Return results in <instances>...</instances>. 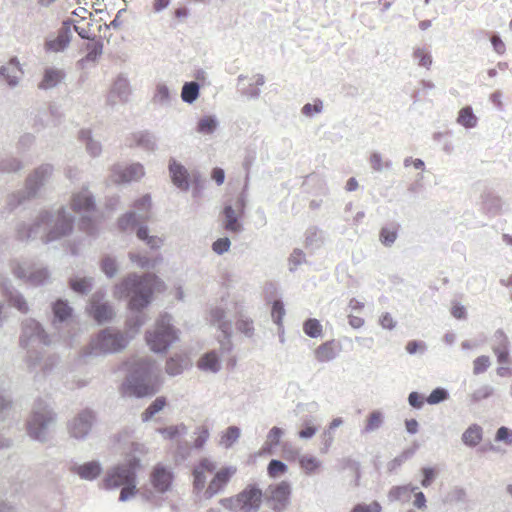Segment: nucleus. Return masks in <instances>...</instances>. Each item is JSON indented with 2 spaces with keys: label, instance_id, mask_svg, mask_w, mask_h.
I'll use <instances>...</instances> for the list:
<instances>
[{
  "label": "nucleus",
  "instance_id": "12",
  "mask_svg": "<svg viewBox=\"0 0 512 512\" xmlns=\"http://www.w3.org/2000/svg\"><path fill=\"white\" fill-rule=\"evenodd\" d=\"M144 170L143 166L140 164H132L126 167L116 166L113 168V177L114 183H129L132 181H136L143 177Z\"/></svg>",
  "mask_w": 512,
  "mask_h": 512
},
{
  "label": "nucleus",
  "instance_id": "47",
  "mask_svg": "<svg viewBox=\"0 0 512 512\" xmlns=\"http://www.w3.org/2000/svg\"><path fill=\"white\" fill-rule=\"evenodd\" d=\"M490 365L489 357L487 356H480L474 360L473 363V371L474 374L479 375L486 371Z\"/></svg>",
  "mask_w": 512,
  "mask_h": 512
},
{
  "label": "nucleus",
  "instance_id": "3",
  "mask_svg": "<svg viewBox=\"0 0 512 512\" xmlns=\"http://www.w3.org/2000/svg\"><path fill=\"white\" fill-rule=\"evenodd\" d=\"M140 468V460L135 455L126 456L125 463L108 470L103 479L104 489L122 487L120 500L125 502L136 494V471Z\"/></svg>",
  "mask_w": 512,
  "mask_h": 512
},
{
  "label": "nucleus",
  "instance_id": "14",
  "mask_svg": "<svg viewBox=\"0 0 512 512\" xmlns=\"http://www.w3.org/2000/svg\"><path fill=\"white\" fill-rule=\"evenodd\" d=\"M93 416L89 411H85L72 421L70 433L74 438H82L87 435L91 427Z\"/></svg>",
  "mask_w": 512,
  "mask_h": 512
},
{
  "label": "nucleus",
  "instance_id": "5",
  "mask_svg": "<svg viewBox=\"0 0 512 512\" xmlns=\"http://www.w3.org/2000/svg\"><path fill=\"white\" fill-rule=\"evenodd\" d=\"M222 507L233 512H257L262 504V490L255 485H248L237 495L222 498Z\"/></svg>",
  "mask_w": 512,
  "mask_h": 512
},
{
  "label": "nucleus",
  "instance_id": "42",
  "mask_svg": "<svg viewBox=\"0 0 512 512\" xmlns=\"http://www.w3.org/2000/svg\"><path fill=\"white\" fill-rule=\"evenodd\" d=\"M283 436V430L279 427H272L268 433V440H266V445L269 446L268 453H270V449L276 447L280 442V438Z\"/></svg>",
  "mask_w": 512,
  "mask_h": 512
},
{
  "label": "nucleus",
  "instance_id": "16",
  "mask_svg": "<svg viewBox=\"0 0 512 512\" xmlns=\"http://www.w3.org/2000/svg\"><path fill=\"white\" fill-rule=\"evenodd\" d=\"M70 41L71 35L69 34V27L64 26L60 29L59 33H57L55 38L46 41L45 49L52 53H58L63 51Z\"/></svg>",
  "mask_w": 512,
  "mask_h": 512
},
{
  "label": "nucleus",
  "instance_id": "1",
  "mask_svg": "<svg viewBox=\"0 0 512 512\" xmlns=\"http://www.w3.org/2000/svg\"><path fill=\"white\" fill-rule=\"evenodd\" d=\"M237 469L223 466L216 470V463L203 457L193 466V491L204 499H212L222 492L233 478Z\"/></svg>",
  "mask_w": 512,
  "mask_h": 512
},
{
  "label": "nucleus",
  "instance_id": "58",
  "mask_svg": "<svg viewBox=\"0 0 512 512\" xmlns=\"http://www.w3.org/2000/svg\"><path fill=\"white\" fill-rule=\"evenodd\" d=\"M422 486L428 487L431 485L432 480L435 478V470L431 467H424L423 470Z\"/></svg>",
  "mask_w": 512,
  "mask_h": 512
},
{
  "label": "nucleus",
  "instance_id": "9",
  "mask_svg": "<svg viewBox=\"0 0 512 512\" xmlns=\"http://www.w3.org/2000/svg\"><path fill=\"white\" fill-rule=\"evenodd\" d=\"M245 200L239 196L234 199L233 205H225L223 208V229L230 233H239L242 230L240 223L241 217L244 215Z\"/></svg>",
  "mask_w": 512,
  "mask_h": 512
},
{
  "label": "nucleus",
  "instance_id": "24",
  "mask_svg": "<svg viewBox=\"0 0 512 512\" xmlns=\"http://www.w3.org/2000/svg\"><path fill=\"white\" fill-rule=\"evenodd\" d=\"M62 79V72L59 70L48 69L43 75V80L39 83V88L50 89L54 88Z\"/></svg>",
  "mask_w": 512,
  "mask_h": 512
},
{
  "label": "nucleus",
  "instance_id": "49",
  "mask_svg": "<svg viewBox=\"0 0 512 512\" xmlns=\"http://www.w3.org/2000/svg\"><path fill=\"white\" fill-rule=\"evenodd\" d=\"M71 289L78 293H85L90 288L89 280L86 278L71 280Z\"/></svg>",
  "mask_w": 512,
  "mask_h": 512
},
{
  "label": "nucleus",
  "instance_id": "21",
  "mask_svg": "<svg viewBox=\"0 0 512 512\" xmlns=\"http://www.w3.org/2000/svg\"><path fill=\"white\" fill-rule=\"evenodd\" d=\"M71 206L72 210L78 213L89 212L94 207L93 200H91V197L87 195L86 192L74 195V197H72Z\"/></svg>",
  "mask_w": 512,
  "mask_h": 512
},
{
  "label": "nucleus",
  "instance_id": "32",
  "mask_svg": "<svg viewBox=\"0 0 512 512\" xmlns=\"http://www.w3.org/2000/svg\"><path fill=\"white\" fill-rule=\"evenodd\" d=\"M186 426L184 424H179L176 426H168L165 428H160L158 432L167 440H175L179 438L181 435L186 433Z\"/></svg>",
  "mask_w": 512,
  "mask_h": 512
},
{
  "label": "nucleus",
  "instance_id": "2",
  "mask_svg": "<svg viewBox=\"0 0 512 512\" xmlns=\"http://www.w3.org/2000/svg\"><path fill=\"white\" fill-rule=\"evenodd\" d=\"M162 290L163 283L155 275L147 274L143 277L129 275L115 287L114 294L117 298L131 295L129 309L139 311L150 303L152 293Z\"/></svg>",
  "mask_w": 512,
  "mask_h": 512
},
{
  "label": "nucleus",
  "instance_id": "59",
  "mask_svg": "<svg viewBox=\"0 0 512 512\" xmlns=\"http://www.w3.org/2000/svg\"><path fill=\"white\" fill-rule=\"evenodd\" d=\"M316 432H317V428L310 425V424H306L304 426V428H302L300 431H298V437H300L301 439H309V438H312L314 435H316Z\"/></svg>",
  "mask_w": 512,
  "mask_h": 512
},
{
  "label": "nucleus",
  "instance_id": "31",
  "mask_svg": "<svg viewBox=\"0 0 512 512\" xmlns=\"http://www.w3.org/2000/svg\"><path fill=\"white\" fill-rule=\"evenodd\" d=\"M413 58L414 61L417 62V65L422 66L426 69L431 68L432 65V57L426 48H416L413 50Z\"/></svg>",
  "mask_w": 512,
  "mask_h": 512
},
{
  "label": "nucleus",
  "instance_id": "50",
  "mask_svg": "<svg viewBox=\"0 0 512 512\" xmlns=\"http://www.w3.org/2000/svg\"><path fill=\"white\" fill-rule=\"evenodd\" d=\"M382 416L381 413L374 411L370 414L369 418H367L366 422V431H373L381 425Z\"/></svg>",
  "mask_w": 512,
  "mask_h": 512
},
{
  "label": "nucleus",
  "instance_id": "41",
  "mask_svg": "<svg viewBox=\"0 0 512 512\" xmlns=\"http://www.w3.org/2000/svg\"><path fill=\"white\" fill-rule=\"evenodd\" d=\"M168 375L175 376L183 371V360L181 358L172 357L168 359L167 366H165Z\"/></svg>",
  "mask_w": 512,
  "mask_h": 512
},
{
  "label": "nucleus",
  "instance_id": "6",
  "mask_svg": "<svg viewBox=\"0 0 512 512\" xmlns=\"http://www.w3.org/2000/svg\"><path fill=\"white\" fill-rule=\"evenodd\" d=\"M177 341V332L170 324V316L165 314L157 320L153 330L146 333V342L151 351L162 353Z\"/></svg>",
  "mask_w": 512,
  "mask_h": 512
},
{
  "label": "nucleus",
  "instance_id": "64",
  "mask_svg": "<svg viewBox=\"0 0 512 512\" xmlns=\"http://www.w3.org/2000/svg\"><path fill=\"white\" fill-rule=\"evenodd\" d=\"M493 393L492 388L490 387H484L476 392L473 393V399L474 401H480L485 398H489Z\"/></svg>",
  "mask_w": 512,
  "mask_h": 512
},
{
  "label": "nucleus",
  "instance_id": "55",
  "mask_svg": "<svg viewBox=\"0 0 512 512\" xmlns=\"http://www.w3.org/2000/svg\"><path fill=\"white\" fill-rule=\"evenodd\" d=\"M115 92L124 94V96L120 95L121 100L126 99L127 94H129V88L127 87V83L125 80H119L114 83L113 91H111V94Z\"/></svg>",
  "mask_w": 512,
  "mask_h": 512
},
{
  "label": "nucleus",
  "instance_id": "18",
  "mask_svg": "<svg viewBox=\"0 0 512 512\" xmlns=\"http://www.w3.org/2000/svg\"><path fill=\"white\" fill-rule=\"evenodd\" d=\"M71 229V220L61 216L59 219H57L56 223H54L53 229L50 230L48 234H46L45 238H43V241L48 243L50 241L59 239L60 237H63L71 232Z\"/></svg>",
  "mask_w": 512,
  "mask_h": 512
},
{
  "label": "nucleus",
  "instance_id": "29",
  "mask_svg": "<svg viewBox=\"0 0 512 512\" xmlns=\"http://www.w3.org/2000/svg\"><path fill=\"white\" fill-rule=\"evenodd\" d=\"M302 330H304L305 335L313 339L319 338L323 334V327L319 320L313 318L306 319L304 325H302Z\"/></svg>",
  "mask_w": 512,
  "mask_h": 512
},
{
  "label": "nucleus",
  "instance_id": "10",
  "mask_svg": "<svg viewBox=\"0 0 512 512\" xmlns=\"http://www.w3.org/2000/svg\"><path fill=\"white\" fill-rule=\"evenodd\" d=\"M174 479L175 475H173L172 470L161 463L154 465L151 469L150 484L158 494L168 492L172 488Z\"/></svg>",
  "mask_w": 512,
  "mask_h": 512
},
{
  "label": "nucleus",
  "instance_id": "56",
  "mask_svg": "<svg viewBox=\"0 0 512 512\" xmlns=\"http://www.w3.org/2000/svg\"><path fill=\"white\" fill-rule=\"evenodd\" d=\"M321 111V101L317 100L313 104H306L302 107V113L306 116H312L313 114L320 113Z\"/></svg>",
  "mask_w": 512,
  "mask_h": 512
},
{
  "label": "nucleus",
  "instance_id": "17",
  "mask_svg": "<svg viewBox=\"0 0 512 512\" xmlns=\"http://www.w3.org/2000/svg\"><path fill=\"white\" fill-rule=\"evenodd\" d=\"M169 173H171L172 183L182 191H187L188 173L186 168L172 160L169 162Z\"/></svg>",
  "mask_w": 512,
  "mask_h": 512
},
{
  "label": "nucleus",
  "instance_id": "54",
  "mask_svg": "<svg viewBox=\"0 0 512 512\" xmlns=\"http://www.w3.org/2000/svg\"><path fill=\"white\" fill-rule=\"evenodd\" d=\"M370 166L374 171H381L383 168H387L389 166L388 162L382 160V157L378 153L372 154L369 159Z\"/></svg>",
  "mask_w": 512,
  "mask_h": 512
},
{
  "label": "nucleus",
  "instance_id": "20",
  "mask_svg": "<svg viewBox=\"0 0 512 512\" xmlns=\"http://www.w3.org/2000/svg\"><path fill=\"white\" fill-rule=\"evenodd\" d=\"M75 473L78 474L81 479L94 480L101 473V466L98 462H86L75 468Z\"/></svg>",
  "mask_w": 512,
  "mask_h": 512
},
{
  "label": "nucleus",
  "instance_id": "61",
  "mask_svg": "<svg viewBox=\"0 0 512 512\" xmlns=\"http://www.w3.org/2000/svg\"><path fill=\"white\" fill-rule=\"evenodd\" d=\"M236 327L237 330H239L240 332L244 333V335L247 336H250L253 331L252 322L248 320H239V322H237L236 324Z\"/></svg>",
  "mask_w": 512,
  "mask_h": 512
},
{
  "label": "nucleus",
  "instance_id": "60",
  "mask_svg": "<svg viewBox=\"0 0 512 512\" xmlns=\"http://www.w3.org/2000/svg\"><path fill=\"white\" fill-rule=\"evenodd\" d=\"M491 44L497 54L503 55L506 52V45L503 43L499 36H492Z\"/></svg>",
  "mask_w": 512,
  "mask_h": 512
},
{
  "label": "nucleus",
  "instance_id": "53",
  "mask_svg": "<svg viewBox=\"0 0 512 512\" xmlns=\"http://www.w3.org/2000/svg\"><path fill=\"white\" fill-rule=\"evenodd\" d=\"M102 271L108 277H113L116 273L115 260L110 257L104 258L102 261Z\"/></svg>",
  "mask_w": 512,
  "mask_h": 512
},
{
  "label": "nucleus",
  "instance_id": "8",
  "mask_svg": "<svg viewBox=\"0 0 512 512\" xmlns=\"http://www.w3.org/2000/svg\"><path fill=\"white\" fill-rule=\"evenodd\" d=\"M290 497L291 486L285 480L270 484L266 489L265 499L273 511H284L289 504Z\"/></svg>",
  "mask_w": 512,
  "mask_h": 512
},
{
  "label": "nucleus",
  "instance_id": "27",
  "mask_svg": "<svg viewBox=\"0 0 512 512\" xmlns=\"http://www.w3.org/2000/svg\"><path fill=\"white\" fill-rule=\"evenodd\" d=\"M458 123L465 128H473L477 125V116L474 115L470 106L460 109Z\"/></svg>",
  "mask_w": 512,
  "mask_h": 512
},
{
  "label": "nucleus",
  "instance_id": "36",
  "mask_svg": "<svg viewBox=\"0 0 512 512\" xmlns=\"http://www.w3.org/2000/svg\"><path fill=\"white\" fill-rule=\"evenodd\" d=\"M180 96H182L183 102H194L198 97V84L196 82L185 83Z\"/></svg>",
  "mask_w": 512,
  "mask_h": 512
},
{
  "label": "nucleus",
  "instance_id": "4",
  "mask_svg": "<svg viewBox=\"0 0 512 512\" xmlns=\"http://www.w3.org/2000/svg\"><path fill=\"white\" fill-rule=\"evenodd\" d=\"M152 364L148 361H140L136 364L131 378L128 380V388L132 394L138 397H146L157 393L159 379L151 376Z\"/></svg>",
  "mask_w": 512,
  "mask_h": 512
},
{
  "label": "nucleus",
  "instance_id": "40",
  "mask_svg": "<svg viewBox=\"0 0 512 512\" xmlns=\"http://www.w3.org/2000/svg\"><path fill=\"white\" fill-rule=\"evenodd\" d=\"M53 313L54 316L59 318V320H64L71 316L72 309L70 306H68L67 303L63 301H57L56 304L53 306Z\"/></svg>",
  "mask_w": 512,
  "mask_h": 512
},
{
  "label": "nucleus",
  "instance_id": "28",
  "mask_svg": "<svg viewBox=\"0 0 512 512\" xmlns=\"http://www.w3.org/2000/svg\"><path fill=\"white\" fill-rule=\"evenodd\" d=\"M240 437V429L235 426H229L226 431L222 433L221 439H219V445L230 448L234 442Z\"/></svg>",
  "mask_w": 512,
  "mask_h": 512
},
{
  "label": "nucleus",
  "instance_id": "34",
  "mask_svg": "<svg viewBox=\"0 0 512 512\" xmlns=\"http://www.w3.org/2000/svg\"><path fill=\"white\" fill-rule=\"evenodd\" d=\"M397 237V226H386L381 228L380 231V243L384 246H391L393 243H395Z\"/></svg>",
  "mask_w": 512,
  "mask_h": 512
},
{
  "label": "nucleus",
  "instance_id": "13",
  "mask_svg": "<svg viewBox=\"0 0 512 512\" xmlns=\"http://www.w3.org/2000/svg\"><path fill=\"white\" fill-rule=\"evenodd\" d=\"M340 350L341 345L337 340H327L313 351V355L318 362H329L337 357Z\"/></svg>",
  "mask_w": 512,
  "mask_h": 512
},
{
  "label": "nucleus",
  "instance_id": "51",
  "mask_svg": "<svg viewBox=\"0 0 512 512\" xmlns=\"http://www.w3.org/2000/svg\"><path fill=\"white\" fill-rule=\"evenodd\" d=\"M351 512H381V506L377 501L370 504H357L352 508Z\"/></svg>",
  "mask_w": 512,
  "mask_h": 512
},
{
  "label": "nucleus",
  "instance_id": "19",
  "mask_svg": "<svg viewBox=\"0 0 512 512\" xmlns=\"http://www.w3.org/2000/svg\"><path fill=\"white\" fill-rule=\"evenodd\" d=\"M197 367L204 372L216 373L220 369L219 356H217L215 351H210L198 359Z\"/></svg>",
  "mask_w": 512,
  "mask_h": 512
},
{
  "label": "nucleus",
  "instance_id": "30",
  "mask_svg": "<svg viewBox=\"0 0 512 512\" xmlns=\"http://www.w3.org/2000/svg\"><path fill=\"white\" fill-rule=\"evenodd\" d=\"M86 44V61H96L98 56L103 53V43L98 39H89Z\"/></svg>",
  "mask_w": 512,
  "mask_h": 512
},
{
  "label": "nucleus",
  "instance_id": "37",
  "mask_svg": "<svg viewBox=\"0 0 512 512\" xmlns=\"http://www.w3.org/2000/svg\"><path fill=\"white\" fill-rule=\"evenodd\" d=\"M216 122L211 116H205L197 123L198 133L212 134L215 131Z\"/></svg>",
  "mask_w": 512,
  "mask_h": 512
},
{
  "label": "nucleus",
  "instance_id": "26",
  "mask_svg": "<svg viewBox=\"0 0 512 512\" xmlns=\"http://www.w3.org/2000/svg\"><path fill=\"white\" fill-rule=\"evenodd\" d=\"M72 27H74L75 32L85 40H90V34H91V23L90 19H86L85 17H82L81 20H70Z\"/></svg>",
  "mask_w": 512,
  "mask_h": 512
},
{
  "label": "nucleus",
  "instance_id": "57",
  "mask_svg": "<svg viewBox=\"0 0 512 512\" xmlns=\"http://www.w3.org/2000/svg\"><path fill=\"white\" fill-rule=\"evenodd\" d=\"M134 224V214L133 213H128L124 216H122V218L120 220H118V227H120L121 230H126L130 227H132Z\"/></svg>",
  "mask_w": 512,
  "mask_h": 512
},
{
  "label": "nucleus",
  "instance_id": "33",
  "mask_svg": "<svg viewBox=\"0 0 512 512\" xmlns=\"http://www.w3.org/2000/svg\"><path fill=\"white\" fill-rule=\"evenodd\" d=\"M266 471H268V476L270 478L276 479L287 473L288 467L281 460H270L268 468H266Z\"/></svg>",
  "mask_w": 512,
  "mask_h": 512
},
{
  "label": "nucleus",
  "instance_id": "11",
  "mask_svg": "<svg viewBox=\"0 0 512 512\" xmlns=\"http://www.w3.org/2000/svg\"><path fill=\"white\" fill-rule=\"evenodd\" d=\"M89 315L93 317L98 323H104L111 320L114 312L107 303L103 302V295L98 293L92 296L90 299V305L88 309Z\"/></svg>",
  "mask_w": 512,
  "mask_h": 512
},
{
  "label": "nucleus",
  "instance_id": "52",
  "mask_svg": "<svg viewBox=\"0 0 512 512\" xmlns=\"http://www.w3.org/2000/svg\"><path fill=\"white\" fill-rule=\"evenodd\" d=\"M495 440L498 442H504L508 445L512 443V432L505 426H502L496 431Z\"/></svg>",
  "mask_w": 512,
  "mask_h": 512
},
{
  "label": "nucleus",
  "instance_id": "43",
  "mask_svg": "<svg viewBox=\"0 0 512 512\" xmlns=\"http://www.w3.org/2000/svg\"><path fill=\"white\" fill-rule=\"evenodd\" d=\"M136 235H138L139 239L147 241V245L152 248H158L161 245V239L153 236L149 237L145 227H140Z\"/></svg>",
  "mask_w": 512,
  "mask_h": 512
},
{
  "label": "nucleus",
  "instance_id": "35",
  "mask_svg": "<svg viewBox=\"0 0 512 512\" xmlns=\"http://www.w3.org/2000/svg\"><path fill=\"white\" fill-rule=\"evenodd\" d=\"M165 405H166L165 397H157V399H155L153 401V403H151L149 408L144 410V412L142 414V420L143 421L150 420L152 417H154V415L156 413L160 412L165 407Z\"/></svg>",
  "mask_w": 512,
  "mask_h": 512
},
{
  "label": "nucleus",
  "instance_id": "48",
  "mask_svg": "<svg viewBox=\"0 0 512 512\" xmlns=\"http://www.w3.org/2000/svg\"><path fill=\"white\" fill-rule=\"evenodd\" d=\"M284 317V306L281 301H275L272 305V319L277 325L281 324Z\"/></svg>",
  "mask_w": 512,
  "mask_h": 512
},
{
  "label": "nucleus",
  "instance_id": "7",
  "mask_svg": "<svg viewBox=\"0 0 512 512\" xmlns=\"http://www.w3.org/2000/svg\"><path fill=\"white\" fill-rule=\"evenodd\" d=\"M127 345V338L119 332L104 330L90 342L88 354L99 355L114 353Z\"/></svg>",
  "mask_w": 512,
  "mask_h": 512
},
{
  "label": "nucleus",
  "instance_id": "44",
  "mask_svg": "<svg viewBox=\"0 0 512 512\" xmlns=\"http://www.w3.org/2000/svg\"><path fill=\"white\" fill-rule=\"evenodd\" d=\"M496 358H498L499 364H506L508 362V348L507 340L503 339L502 343L494 348Z\"/></svg>",
  "mask_w": 512,
  "mask_h": 512
},
{
  "label": "nucleus",
  "instance_id": "38",
  "mask_svg": "<svg viewBox=\"0 0 512 512\" xmlns=\"http://www.w3.org/2000/svg\"><path fill=\"white\" fill-rule=\"evenodd\" d=\"M194 435H196V437H194L193 447L195 449L199 450L202 447H204L205 442L209 438L208 428L205 426H201V427L197 428L196 431H194Z\"/></svg>",
  "mask_w": 512,
  "mask_h": 512
},
{
  "label": "nucleus",
  "instance_id": "23",
  "mask_svg": "<svg viewBox=\"0 0 512 512\" xmlns=\"http://www.w3.org/2000/svg\"><path fill=\"white\" fill-rule=\"evenodd\" d=\"M21 73L18 63L14 60L10 61L9 64L0 69V74L6 77L7 82H9L10 85L17 84V80L19 76H21Z\"/></svg>",
  "mask_w": 512,
  "mask_h": 512
},
{
  "label": "nucleus",
  "instance_id": "63",
  "mask_svg": "<svg viewBox=\"0 0 512 512\" xmlns=\"http://www.w3.org/2000/svg\"><path fill=\"white\" fill-rule=\"evenodd\" d=\"M131 261L136 263L140 268H146L150 266V260L146 257L140 256L139 254H129Z\"/></svg>",
  "mask_w": 512,
  "mask_h": 512
},
{
  "label": "nucleus",
  "instance_id": "15",
  "mask_svg": "<svg viewBox=\"0 0 512 512\" xmlns=\"http://www.w3.org/2000/svg\"><path fill=\"white\" fill-rule=\"evenodd\" d=\"M49 413H38L35 412L32 415L30 422H28V434L35 440H40L42 437V431L46 424L53 420Z\"/></svg>",
  "mask_w": 512,
  "mask_h": 512
},
{
  "label": "nucleus",
  "instance_id": "39",
  "mask_svg": "<svg viewBox=\"0 0 512 512\" xmlns=\"http://www.w3.org/2000/svg\"><path fill=\"white\" fill-rule=\"evenodd\" d=\"M50 175V168L49 167H41L39 169H36L34 175L30 176L27 181L28 188H33L37 186L38 184L42 183V180L45 176Z\"/></svg>",
  "mask_w": 512,
  "mask_h": 512
},
{
  "label": "nucleus",
  "instance_id": "22",
  "mask_svg": "<svg viewBox=\"0 0 512 512\" xmlns=\"http://www.w3.org/2000/svg\"><path fill=\"white\" fill-rule=\"evenodd\" d=\"M482 440V428L478 424H473L464 431L462 441L464 445L474 447Z\"/></svg>",
  "mask_w": 512,
  "mask_h": 512
},
{
  "label": "nucleus",
  "instance_id": "25",
  "mask_svg": "<svg viewBox=\"0 0 512 512\" xmlns=\"http://www.w3.org/2000/svg\"><path fill=\"white\" fill-rule=\"evenodd\" d=\"M298 464L305 474L311 475L320 468V461L312 455H302L298 457Z\"/></svg>",
  "mask_w": 512,
  "mask_h": 512
},
{
  "label": "nucleus",
  "instance_id": "46",
  "mask_svg": "<svg viewBox=\"0 0 512 512\" xmlns=\"http://www.w3.org/2000/svg\"><path fill=\"white\" fill-rule=\"evenodd\" d=\"M229 248H230V240L226 237L218 238V239H216L214 244H212V250H214V253H216L218 255H222V254L228 252Z\"/></svg>",
  "mask_w": 512,
  "mask_h": 512
},
{
  "label": "nucleus",
  "instance_id": "62",
  "mask_svg": "<svg viewBox=\"0 0 512 512\" xmlns=\"http://www.w3.org/2000/svg\"><path fill=\"white\" fill-rule=\"evenodd\" d=\"M408 400L410 406L416 409H420L424 404L423 397H421V395L416 392L409 394Z\"/></svg>",
  "mask_w": 512,
  "mask_h": 512
},
{
  "label": "nucleus",
  "instance_id": "45",
  "mask_svg": "<svg viewBox=\"0 0 512 512\" xmlns=\"http://www.w3.org/2000/svg\"><path fill=\"white\" fill-rule=\"evenodd\" d=\"M446 398H447L446 390L443 388H436V389L432 390L430 395H428L426 401L428 404L434 405V404H437V403H440V402L446 400Z\"/></svg>",
  "mask_w": 512,
  "mask_h": 512
}]
</instances>
